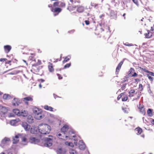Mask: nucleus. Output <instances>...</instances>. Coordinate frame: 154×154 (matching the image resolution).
Here are the masks:
<instances>
[{
  "instance_id": "f257e3e1",
  "label": "nucleus",
  "mask_w": 154,
  "mask_h": 154,
  "mask_svg": "<svg viewBox=\"0 0 154 154\" xmlns=\"http://www.w3.org/2000/svg\"><path fill=\"white\" fill-rule=\"evenodd\" d=\"M39 128V131L42 134H49L51 130V127L47 124H41Z\"/></svg>"
},
{
  "instance_id": "f03ea898",
  "label": "nucleus",
  "mask_w": 154,
  "mask_h": 154,
  "mask_svg": "<svg viewBox=\"0 0 154 154\" xmlns=\"http://www.w3.org/2000/svg\"><path fill=\"white\" fill-rule=\"evenodd\" d=\"M70 130L68 125H64L61 129V133H57V136L60 139V137L65 136L66 133H67Z\"/></svg>"
},
{
  "instance_id": "7ed1b4c3",
  "label": "nucleus",
  "mask_w": 154,
  "mask_h": 154,
  "mask_svg": "<svg viewBox=\"0 0 154 154\" xmlns=\"http://www.w3.org/2000/svg\"><path fill=\"white\" fill-rule=\"evenodd\" d=\"M48 7L51 8V10L52 12L54 13V15L56 16L60 12L62 9L61 8H54L53 7V5H49L48 6Z\"/></svg>"
},
{
  "instance_id": "20e7f679",
  "label": "nucleus",
  "mask_w": 154,
  "mask_h": 154,
  "mask_svg": "<svg viewBox=\"0 0 154 154\" xmlns=\"http://www.w3.org/2000/svg\"><path fill=\"white\" fill-rule=\"evenodd\" d=\"M74 132L70 130L65 135V136L62 137H60V139L66 140L68 138H69V139H72V137H75V136L74 135Z\"/></svg>"
},
{
  "instance_id": "39448f33",
  "label": "nucleus",
  "mask_w": 154,
  "mask_h": 154,
  "mask_svg": "<svg viewBox=\"0 0 154 154\" xmlns=\"http://www.w3.org/2000/svg\"><path fill=\"white\" fill-rule=\"evenodd\" d=\"M129 94L128 96L130 97H134L135 95L137 94V97L138 98H139L140 96L139 92H135V90L133 89L130 90L129 92Z\"/></svg>"
},
{
  "instance_id": "423d86ee",
  "label": "nucleus",
  "mask_w": 154,
  "mask_h": 154,
  "mask_svg": "<svg viewBox=\"0 0 154 154\" xmlns=\"http://www.w3.org/2000/svg\"><path fill=\"white\" fill-rule=\"evenodd\" d=\"M33 100V97L32 96H28L23 99V101L25 103V104L28 105V101L32 102Z\"/></svg>"
},
{
  "instance_id": "0eeeda50",
  "label": "nucleus",
  "mask_w": 154,
  "mask_h": 154,
  "mask_svg": "<svg viewBox=\"0 0 154 154\" xmlns=\"http://www.w3.org/2000/svg\"><path fill=\"white\" fill-rule=\"evenodd\" d=\"M21 101L19 99L14 98L12 102V104L13 106H17L21 103Z\"/></svg>"
},
{
  "instance_id": "6e6552de",
  "label": "nucleus",
  "mask_w": 154,
  "mask_h": 154,
  "mask_svg": "<svg viewBox=\"0 0 154 154\" xmlns=\"http://www.w3.org/2000/svg\"><path fill=\"white\" fill-rule=\"evenodd\" d=\"M45 142L44 143V146L46 147L51 146L52 145V140L50 138H47L45 139Z\"/></svg>"
},
{
  "instance_id": "1a4fd4ad",
  "label": "nucleus",
  "mask_w": 154,
  "mask_h": 154,
  "mask_svg": "<svg viewBox=\"0 0 154 154\" xmlns=\"http://www.w3.org/2000/svg\"><path fill=\"white\" fill-rule=\"evenodd\" d=\"M22 126L26 131H29L31 128L30 126L26 122H23L22 123Z\"/></svg>"
},
{
  "instance_id": "9d476101",
  "label": "nucleus",
  "mask_w": 154,
  "mask_h": 154,
  "mask_svg": "<svg viewBox=\"0 0 154 154\" xmlns=\"http://www.w3.org/2000/svg\"><path fill=\"white\" fill-rule=\"evenodd\" d=\"M66 152V149L62 148H58L57 150V154H65Z\"/></svg>"
},
{
  "instance_id": "9b49d317",
  "label": "nucleus",
  "mask_w": 154,
  "mask_h": 154,
  "mask_svg": "<svg viewBox=\"0 0 154 154\" xmlns=\"http://www.w3.org/2000/svg\"><path fill=\"white\" fill-rule=\"evenodd\" d=\"M29 142L35 144L39 142V140L38 139H36L34 137H31L29 138Z\"/></svg>"
},
{
  "instance_id": "f8f14e48",
  "label": "nucleus",
  "mask_w": 154,
  "mask_h": 154,
  "mask_svg": "<svg viewBox=\"0 0 154 154\" xmlns=\"http://www.w3.org/2000/svg\"><path fill=\"white\" fill-rule=\"evenodd\" d=\"M79 148L81 150H84L86 146L85 143L82 141H80L79 142Z\"/></svg>"
},
{
  "instance_id": "ddd939ff",
  "label": "nucleus",
  "mask_w": 154,
  "mask_h": 154,
  "mask_svg": "<svg viewBox=\"0 0 154 154\" xmlns=\"http://www.w3.org/2000/svg\"><path fill=\"white\" fill-rule=\"evenodd\" d=\"M138 109L140 112L142 114L144 115L145 114L146 112L144 108V106L143 104L141 105L140 104L139 106L138 107Z\"/></svg>"
},
{
  "instance_id": "4468645a",
  "label": "nucleus",
  "mask_w": 154,
  "mask_h": 154,
  "mask_svg": "<svg viewBox=\"0 0 154 154\" xmlns=\"http://www.w3.org/2000/svg\"><path fill=\"white\" fill-rule=\"evenodd\" d=\"M20 135L18 134L13 138V144L17 143L19 141V137Z\"/></svg>"
},
{
  "instance_id": "2eb2a0df",
  "label": "nucleus",
  "mask_w": 154,
  "mask_h": 154,
  "mask_svg": "<svg viewBox=\"0 0 154 154\" xmlns=\"http://www.w3.org/2000/svg\"><path fill=\"white\" fill-rule=\"evenodd\" d=\"M42 110L37 107H34L33 109V112L34 116L42 112Z\"/></svg>"
},
{
  "instance_id": "dca6fc26",
  "label": "nucleus",
  "mask_w": 154,
  "mask_h": 154,
  "mask_svg": "<svg viewBox=\"0 0 154 154\" xmlns=\"http://www.w3.org/2000/svg\"><path fill=\"white\" fill-rule=\"evenodd\" d=\"M30 70L33 73L39 74L40 69L39 68H30Z\"/></svg>"
},
{
  "instance_id": "f3484780",
  "label": "nucleus",
  "mask_w": 154,
  "mask_h": 154,
  "mask_svg": "<svg viewBox=\"0 0 154 154\" xmlns=\"http://www.w3.org/2000/svg\"><path fill=\"white\" fill-rule=\"evenodd\" d=\"M7 108L5 107L0 105V112L3 114H5L8 111Z\"/></svg>"
},
{
  "instance_id": "a211bd4d",
  "label": "nucleus",
  "mask_w": 154,
  "mask_h": 154,
  "mask_svg": "<svg viewBox=\"0 0 154 154\" xmlns=\"http://www.w3.org/2000/svg\"><path fill=\"white\" fill-rule=\"evenodd\" d=\"M152 33L151 32L150 30H147V33L144 34V35L146 38H149L152 36Z\"/></svg>"
},
{
  "instance_id": "6ab92c4d",
  "label": "nucleus",
  "mask_w": 154,
  "mask_h": 154,
  "mask_svg": "<svg viewBox=\"0 0 154 154\" xmlns=\"http://www.w3.org/2000/svg\"><path fill=\"white\" fill-rule=\"evenodd\" d=\"M4 48L5 52L7 53L9 52L11 49V46L9 45H5Z\"/></svg>"
},
{
  "instance_id": "aec40b11",
  "label": "nucleus",
  "mask_w": 154,
  "mask_h": 154,
  "mask_svg": "<svg viewBox=\"0 0 154 154\" xmlns=\"http://www.w3.org/2000/svg\"><path fill=\"white\" fill-rule=\"evenodd\" d=\"M72 5L69 3L67 8V9L70 11H74L76 9V7L72 6Z\"/></svg>"
},
{
  "instance_id": "412c9836",
  "label": "nucleus",
  "mask_w": 154,
  "mask_h": 154,
  "mask_svg": "<svg viewBox=\"0 0 154 154\" xmlns=\"http://www.w3.org/2000/svg\"><path fill=\"white\" fill-rule=\"evenodd\" d=\"M35 118L37 120H40L42 118V111L39 113L34 116Z\"/></svg>"
},
{
  "instance_id": "4be33fe9",
  "label": "nucleus",
  "mask_w": 154,
  "mask_h": 154,
  "mask_svg": "<svg viewBox=\"0 0 154 154\" xmlns=\"http://www.w3.org/2000/svg\"><path fill=\"white\" fill-rule=\"evenodd\" d=\"M135 131L137 132L136 134L137 135L141 134L143 132L142 129L140 128L137 127L135 129Z\"/></svg>"
},
{
  "instance_id": "5701e85b",
  "label": "nucleus",
  "mask_w": 154,
  "mask_h": 154,
  "mask_svg": "<svg viewBox=\"0 0 154 154\" xmlns=\"http://www.w3.org/2000/svg\"><path fill=\"white\" fill-rule=\"evenodd\" d=\"M3 98L4 100H8L11 98L12 97L9 94H5L3 96Z\"/></svg>"
},
{
  "instance_id": "b1692460",
  "label": "nucleus",
  "mask_w": 154,
  "mask_h": 154,
  "mask_svg": "<svg viewBox=\"0 0 154 154\" xmlns=\"http://www.w3.org/2000/svg\"><path fill=\"white\" fill-rule=\"evenodd\" d=\"M147 113L149 116H153V110L152 109H149L147 111Z\"/></svg>"
},
{
  "instance_id": "393cba45",
  "label": "nucleus",
  "mask_w": 154,
  "mask_h": 154,
  "mask_svg": "<svg viewBox=\"0 0 154 154\" xmlns=\"http://www.w3.org/2000/svg\"><path fill=\"white\" fill-rule=\"evenodd\" d=\"M84 7L82 6H79L77 9V11L79 13H82L84 11Z\"/></svg>"
},
{
  "instance_id": "a878e982",
  "label": "nucleus",
  "mask_w": 154,
  "mask_h": 154,
  "mask_svg": "<svg viewBox=\"0 0 154 154\" xmlns=\"http://www.w3.org/2000/svg\"><path fill=\"white\" fill-rule=\"evenodd\" d=\"M37 128L36 127H31L30 128V130L31 133L34 134H36L37 132Z\"/></svg>"
},
{
  "instance_id": "bb28decb",
  "label": "nucleus",
  "mask_w": 154,
  "mask_h": 154,
  "mask_svg": "<svg viewBox=\"0 0 154 154\" xmlns=\"http://www.w3.org/2000/svg\"><path fill=\"white\" fill-rule=\"evenodd\" d=\"M20 115L19 116H21L23 117L26 116L28 114L27 112L25 110L20 112Z\"/></svg>"
},
{
  "instance_id": "cd10ccee",
  "label": "nucleus",
  "mask_w": 154,
  "mask_h": 154,
  "mask_svg": "<svg viewBox=\"0 0 154 154\" xmlns=\"http://www.w3.org/2000/svg\"><path fill=\"white\" fill-rule=\"evenodd\" d=\"M69 152L70 154H77L78 152L76 151L72 148H70L69 149Z\"/></svg>"
},
{
  "instance_id": "c85d7f7f",
  "label": "nucleus",
  "mask_w": 154,
  "mask_h": 154,
  "mask_svg": "<svg viewBox=\"0 0 154 154\" xmlns=\"http://www.w3.org/2000/svg\"><path fill=\"white\" fill-rule=\"evenodd\" d=\"M19 121V119L12 120L10 121V124L12 125H14L17 123Z\"/></svg>"
},
{
  "instance_id": "c756f323",
  "label": "nucleus",
  "mask_w": 154,
  "mask_h": 154,
  "mask_svg": "<svg viewBox=\"0 0 154 154\" xmlns=\"http://www.w3.org/2000/svg\"><path fill=\"white\" fill-rule=\"evenodd\" d=\"M44 108L45 110L51 111H53V108L51 107L48 106V105H45L44 106Z\"/></svg>"
},
{
  "instance_id": "7c9ffc66",
  "label": "nucleus",
  "mask_w": 154,
  "mask_h": 154,
  "mask_svg": "<svg viewBox=\"0 0 154 154\" xmlns=\"http://www.w3.org/2000/svg\"><path fill=\"white\" fill-rule=\"evenodd\" d=\"M9 138L7 137H5L2 141V143L3 144H5L7 142L10 141Z\"/></svg>"
},
{
  "instance_id": "2f4dec72",
  "label": "nucleus",
  "mask_w": 154,
  "mask_h": 154,
  "mask_svg": "<svg viewBox=\"0 0 154 154\" xmlns=\"http://www.w3.org/2000/svg\"><path fill=\"white\" fill-rule=\"evenodd\" d=\"M142 69L144 70V71L147 72V73H149L148 75H149L150 76H154V73L152 72H150L148 70L146 69H145L142 68Z\"/></svg>"
},
{
  "instance_id": "473e14b6",
  "label": "nucleus",
  "mask_w": 154,
  "mask_h": 154,
  "mask_svg": "<svg viewBox=\"0 0 154 154\" xmlns=\"http://www.w3.org/2000/svg\"><path fill=\"white\" fill-rule=\"evenodd\" d=\"M13 111L14 113L17 116H19L20 115V111L18 109H14Z\"/></svg>"
},
{
  "instance_id": "72a5a7b5",
  "label": "nucleus",
  "mask_w": 154,
  "mask_h": 154,
  "mask_svg": "<svg viewBox=\"0 0 154 154\" xmlns=\"http://www.w3.org/2000/svg\"><path fill=\"white\" fill-rule=\"evenodd\" d=\"M65 6L66 4L64 2H59V8H64L65 7Z\"/></svg>"
},
{
  "instance_id": "f704fd0d",
  "label": "nucleus",
  "mask_w": 154,
  "mask_h": 154,
  "mask_svg": "<svg viewBox=\"0 0 154 154\" xmlns=\"http://www.w3.org/2000/svg\"><path fill=\"white\" fill-rule=\"evenodd\" d=\"M59 2H55L53 4V7L54 8H57V7L59 6Z\"/></svg>"
},
{
  "instance_id": "c9c22d12",
  "label": "nucleus",
  "mask_w": 154,
  "mask_h": 154,
  "mask_svg": "<svg viewBox=\"0 0 154 154\" xmlns=\"http://www.w3.org/2000/svg\"><path fill=\"white\" fill-rule=\"evenodd\" d=\"M33 119L32 116H29L27 119V121L30 123L33 122Z\"/></svg>"
},
{
  "instance_id": "e433bc0d",
  "label": "nucleus",
  "mask_w": 154,
  "mask_h": 154,
  "mask_svg": "<svg viewBox=\"0 0 154 154\" xmlns=\"http://www.w3.org/2000/svg\"><path fill=\"white\" fill-rule=\"evenodd\" d=\"M71 58V57L70 56H68L66 57L63 61V63H66L69 61L70 59Z\"/></svg>"
},
{
  "instance_id": "4c0bfd02",
  "label": "nucleus",
  "mask_w": 154,
  "mask_h": 154,
  "mask_svg": "<svg viewBox=\"0 0 154 154\" xmlns=\"http://www.w3.org/2000/svg\"><path fill=\"white\" fill-rule=\"evenodd\" d=\"M124 59L122 60L118 64L117 67H121L122 64L123 63Z\"/></svg>"
},
{
  "instance_id": "58836bf2",
  "label": "nucleus",
  "mask_w": 154,
  "mask_h": 154,
  "mask_svg": "<svg viewBox=\"0 0 154 154\" xmlns=\"http://www.w3.org/2000/svg\"><path fill=\"white\" fill-rule=\"evenodd\" d=\"M134 69L133 68H131L130 69V70L129 71V75H131V74H133L134 72Z\"/></svg>"
},
{
  "instance_id": "ea45409f",
  "label": "nucleus",
  "mask_w": 154,
  "mask_h": 154,
  "mask_svg": "<svg viewBox=\"0 0 154 154\" xmlns=\"http://www.w3.org/2000/svg\"><path fill=\"white\" fill-rule=\"evenodd\" d=\"M146 76L148 78L149 80L151 82H152L154 79L151 76L147 74Z\"/></svg>"
},
{
  "instance_id": "a19ab883",
  "label": "nucleus",
  "mask_w": 154,
  "mask_h": 154,
  "mask_svg": "<svg viewBox=\"0 0 154 154\" xmlns=\"http://www.w3.org/2000/svg\"><path fill=\"white\" fill-rule=\"evenodd\" d=\"M31 56H30L29 57V59H30V60H32L33 58H34L35 56V54L34 53V54H31Z\"/></svg>"
},
{
  "instance_id": "79ce46f5",
  "label": "nucleus",
  "mask_w": 154,
  "mask_h": 154,
  "mask_svg": "<svg viewBox=\"0 0 154 154\" xmlns=\"http://www.w3.org/2000/svg\"><path fill=\"white\" fill-rule=\"evenodd\" d=\"M41 64V61L38 60V63H36V64H35L34 65H33L32 66H37L38 65Z\"/></svg>"
},
{
  "instance_id": "37998d69",
  "label": "nucleus",
  "mask_w": 154,
  "mask_h": 154,
  "mask_svg": "<svg viewBox=\"0 0 154 154\" xmlns=\"http://www.w3.org/2000/svg\"><path fill=\"white\" fill-rule=\"evenodd\" d=\"M128 97L127 95H125V96L122 98V101H125L128 100Z\"/></svg>"
},
{
  "instance_id": "c03bdc74",
  "label": "nucleus",
  "mask_w": 154,
  "mask_h": 154,
  "mask_svg": "<svg viewBox=\"0 0 154 154\" xmlns=\"http://www.w3.org/2000/svg\"><path fill=\"white\" fill-rule=\"evenodd\" d=\"M124 45L126 46H131L133 45L132 44H129L128 42H126L125 43H124Z\"/></svg>"
},
{
  "instance_id": "a18cd8bd",
  "label": "nucleus",
  "mask_w": 154,
  "mask_h": 154,
  "mask_svg": "<svg viewBox=\"0 0 154 154\" xmlns=\"http://www.w3.org/2000/svg\"><path fill=\"white\" fill-rule=\"evenodd\" d=\"M65 145L69 146V144H71L72 145H71V147H73L74 146V145L72 143V142H66L65 143Z\"/></svg>"
},
{
  "instance_id": "49530a36",
  "label": "nucleus",
  "mask_w": 154,
  "mask_h": 154,
  "mask_svg": "<svg viewBox=\"0 0 154 154\" xmlns=\"http://www.w3.org/2000/svg\"><path fill=\"white\" fill-rule=\"evenodd\" d=\"M91 6L94 7L95 8L98 5V4L94 3L93 2H91Z\"/></svg>"
},
{
  "instance_id": "de8ad7c7",
  "label": "nucleus",
  "mask_w": 154,
  "mask_h": 154,
  "mask_svg": "<svg viewBox=\"0 0 154 154\" xmlns=\"http://www.w3.org/2000/svg\"><path fill=\"white\" fill-rule=\"evenodd\" d=\"M124 95V94L123 93H122L120 94L117 97V100H119L122 97V96Z\"/></svg>"
},
{
  "instance_id": "09e8293b",
  "label": "nucleus",
  "mask_w": 154,
  "mask_h": 154,
  "mask_svg": "<svg viewBox=\"0 0 154 154\" xmlns=\"http://www.w3.org/2000/svg\"><path fill=\"white\" fill-rule=\"evenodd\" d=\"M69 1L71 3V4L75 3L77 2L76 0H70Z\"/></svg>"
},
{
  "instance_id": "8fccbe9b",
  "label": "nucleus",
  "mask_w": 154,
  "mask_h": 154,
  "mask_svg": "<svg viewBox=\"0 0 154 154\" xmlns=\"http://www.w3.org/2000/svg\"><path fill=\"white\" fill-rule=\"evenodd\" d=\"M7 60L6 58H1L0 59V61L3 62L5 61H6Z\"/></svg>"
},
{
  "instance_id": "3c124183",
  "label": "nucleus",
  "mask_w": 154,
  "mask_h": 154,
  "mask_svg": "<svg viewBox=\"0 0 154 154\" xmlns=\"http://www.w3.org/2000/svg\"><path fill=\"white\" fill-rule=\"evenodd\" d=\"M133 2L137 5H139L138 2L137 0H132Z\"/></svg>"
},
{
  "instance_id": "603ef678",
  "label": "nucleus",
  "mask_w": 154,
  "mask_h": 154,
  "mask_svg": "<svg viewBox=\"0 0 154 154\" xmlns=\"http://www.w3.org/2000/svg\"><path fill=\"white\" fill-rule=\"evenodd\" d=\"M22 142H26L27 141V139L25 137L22 138Z\"/></svg>"
},
{
  "instance_id": "864d4df0",
  "label": "nucleus",
  "mask_w": 154,
  "mask_h": 154,
  "mask_svg": "<svg viewBox=\"0 0 154 154\" xmlns=\"http://www.w3.org/2000/svg\"><path fill=\"white\" fill-rule=\"evenodd\" d=\"M71 66V63H67L64 66V67H69Z\"/></svg>"
},
{
  "instance_id": "5fc2aeb1",
  "label": "nucleus",
  "mask_w": 154,
  "mask_h": 154,
  "mask_svg": "<svg viewBox=\"0 0 154 154\" xmlns=\"http://www.w3.org/2000/svg\"><path fill=\"white\" fill-rule=\"evenodd\" d=\"M126 84H123L122 85V86L121 88L122 90H124L125 89V88H126Z\"/></svg>"
},
{
  "instance_id": "6e6d98bb",
  "label": "nucleus",
  "mask_w": 154,
  "mask_h": 154,
  "mask_svg": "<svg viewBox=\"0 0 154 154\" xmlns=\"http://www.w3.org/2000/svg\"><path fill=\"white\" fill-rule=\"evenodd\" d=\"M48 67H53L52 64L51 63H48Z\"/></svg>"
},
{
  "instance_id": "4d7b16f0",
  "label": "nucleus",
  "mask_w": 154,
  "mask_h": 154,
  "mask_svg": "<svg viewBox=\"0 0 154 154\" xmlns=\"http://www.w3.org/2000/svg\"><path fill=\"white\" fill-rule=\"evenodd\" d=\"M57 75L58 76V78L59 79H62L63 78L61 76V75L59 74H57Z\"/></svg>"
},
{
  "instance_id": "13d9d810",
  "label": "nucleus",
  "mask_w": 154,
  "mask_h": 154,
  "mask_svg": "<svg viewBox=\"0 0 154 154\" xmlns=\"http://www.w3.org/2000/svg\"><path fill=\"white\" fill-rule=\"evenodd\" d=\"M137 74L136 72H134V73H133V74H131V76L134 77L137 76Z\"/></svg>"
},
{
  "instance_id": "bf43d9fd",
  "label": "nucleus",
  "mask_w": 154,
  "mask_h": 154,
  "mask_svg": "<svg viewBox=\"0 0 154 154\" xmlns=\"http://www.w3.org/2000/svg\"><path fill=\"white\" fill-rule=\"evenodd\" d=\"M139 88H141V91H142L143 89V87L142 84H140L139 85Z\"/></svg>"
},
{
  "instance_id": "052dcab7",
  "label": "nucleus",
  "mask_w": 154,
  "mask_h": 154,
  "mask_svg": "<svg viewBox=\"0 0 154 154\" xmlns=\"http://www.w3.org/2000/svg\"><path fill=\"white\" fill-rule=\"evenodd\" d=\"M18 72L16 71H14L13 72H11L10 73V74H15L17 73Z\"/></svg>"
},
{
  "instance_id": "680f3d73",
  "label": "nucleus",
  "mask_w": 154,
  "mask_h": 154,
  "mask_svg": "<svg viewBox=\"0 0 154 154\" xmlns=\"http://www.w3.org/2000/svg\"><path fill=\"white\" fill-rule=\"evenodd\" d=\"M85 22L86 25H88L90 24V22L89 20H85Z\"/></svg>"
},
{
  "instance_id": "e2e57ef3",
  "label": "nucleus",
  "mask_w": 154,
  "mask_h": 154,
  "mask_svg": "<svg viewBox=\"0 0 154 154\" xmlns=\"http://www.w3.org/2000/svg\"><path fill=\"white\" fill-rule=\"evenodd\" d=\"M49 70L50 72H53L54 71V68H49Z\"/></svg>"
},
{
  "instance_id": "0e129e2a",
  "label": "nucleus",
  "mask_w": 154,
  "mask_h": 154,
  "mask_svg": "<svg viewBox=\"0 0 154 154\" xmlns=\"http://www.w3.org/2000/svg\"><path fill=\"white\" fill-rule=\"evenodd\" d=\"M38 81L39 82H45V80L44 79H38Z\"/></svg>"
},
{
  "instance_id": "69168bd1",
  "label": "nucleus",
  "mask_w": 154,
  "mask_h": 154,
  "mask_svg": "<svg viewBox=\"0 0 154 154\" xmlns=\"http://www.w3.org/2000/svg\"><path fill=\"white\" fill-rule=\"evenodd\" d=\"M122 109L125 112H127V108H122Z\"/></svg>"
},
{
  "instance_id": "338daca9",
  "label": "nucleus",
  "mask_w": 154,
  "mask_h": 154,
  "mask_svg": "<svg viewBox=\"0 0 154 154\" xmlns=\"http://www.w3.org/2000/svg\"><path fill=\"white\" fill-rule=\"evenodd\" d=\"M150 122H151L152 123V124L154 125V119H151Z\"/></svg>"
},
{
  "instance_id": "774afa93",
  "label": "nucleus",
  "mask_w": 154,
  "mask_h": 154,
  "mask_svg": "<svg viewBox=\"0 0 154 154\" xmlns=\"http://www.w3.org/2000/svg\"><path fill=\"white\" fill-rule=\"evenodd\" d=\"M128 77H126V76L125 77V78L124 79V80H123V81L125 82L127 81H128Z\"/></svg>"
}]
</instances>
